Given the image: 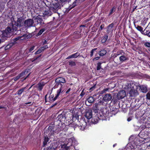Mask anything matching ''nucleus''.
Here are the masks:
<instances>
[{
  "mask_svg": "<svg viewBox=\"0 0 150 150\" xmlns=\"http://www.w3.org/2000/svg\"><path fill=\"white\" fill-rule=\"evenodd\" d=\"M23 20L21 18H17L16 21H12L10 26H8L5 30L2 32V37L5 40L11 36V32L15 33L20 29V26L23 24Z\"/></svg>",
  "mask_w": 150,
  "mask_h": 150,
  "instance_id": "nucleus-1",
  "label": "nucleus"
},
{
  "mask_svg": "<svg viewBox=\"0 0 150 150\" xmlns=\"http://www.w3.org/2000/svg\"><path fill=\"white\" fill-rule=\"evenodd\" d=\"M124 88L129 91V94L130 97H136L139 94L137 91V86L132 82L126 83Z\"/></svg>",
  "mask_w": 150,
  "mask_h": 150,
  "instance_id": "nucleus-2",
  "label": "nucleus"
},
{
  "mask_svg": "<svg viewBox=\"0 0 150 150\" xmlns=\"http://www.w3.org/2000/svg\"><path fill=\"white\" fill-rule=\"evenodd\" d=\"M105 110H104L102 112V115L100 114L99 116L98 115V118L100 120H106L109 117L112 116L111 114H112L115 115L118 112L119 110L118 108H113L112 110L110 109V112H109L108 111L107 112L106 110H105Z\"/></svg>",
  "mask_w": 150,
  "mask_h": 150,
  "instance_id": "nucleus-3",
  "label": "nucleus"
},
{
  "mask_svg": "<svg viewBox=\"0 0 150 150\" xmlns=\"http://www.w3.org/2000/svg\"><path fill=\"white\" fill-rule=\"evenodd\" d=\"M72 127L74 128V130L78 128L80 130H83L87 126V122L84 119H80V120L77 122H75L74 124H71Z\"/></svg>",
  "mask_w": 150,
  "mask_h": 150,
  "instance_id": "nucleus-4",
  "label": "nucleus"
},
{
  "mask_svg": "<svg viewBox=\"0 0 150 150\" xmlns=\"http://www.w3.org/2000/svg\"><path fill=\"white\" fill-rule=\"evenodd\" d=\"M66 112H63L61 114L58 115L56 119L57 121H55L54 123L55 124L57 125L58 123L61 124H65Z\"/></svg>",
  "mask_w": 150,
  "mask_h": 150,
  "instance_id": "nucleus-5",
  "label": "nucleus"
},
{
  "mask_svg": "<svg viewBox=\"0 0 150 150\" xmlns=\"http://www.w3.org/2000/svg\"><path fill=\"white\" fill-rule=\"evenodd\" d=\"M72 114L69 113L68 112H66L65 122L67 124V126L72 127L71 124L75 123V121H73L72 117Z\"/></svg>",
  "mask_w": 150,
  "mask_h": 150,
  "instance_id": "nucleus-6",
  "label": "nucleus"
},
{
  "mask_svg": "<svg viewBox=\"0 0 150 150\" xmlns=\"http://www.w3.org/2000/svg\"><path fill=\"white\" fill-rule=\"evenodd\" d=\"M21 18L23 21V24L20 26V28L23 26L24 24V25L27 28L31 27L33 26L34 21L32 19H28L27 20L25 21V18L23 17H20L18 18Z\"/></svg>",
  "mask_w": 150,
  "mask_h": 150,
  "instance_id": "nucleus-7",
  "label": "nucleus"
},
{
  "mask_svg": "<svg viewBox=\"0 0 150 150\" xmlns=\"http://www.w3.org/2000/svg\"><path fill=\"white\" fill-rule=\"evenodd\" d=\"M56 125L57 127L55 128L54 127V133H58L62 130L66 131L68 129L67 125H66L65 124H61L58 123L57 125Z\"/></svg>",
  "mask_w": 150,
  "mask_h": 150,
  "instance_id": "nucleus-8",
  "label": "nucleus"
},
{
  "mask_svg": "<svg viewBox=\"0 0 150 150\" xmlns=\"http://www.w3.org/2000/svg\"><path fill=\"white\" fill-rule=\"evenodd\" d=\"M54 125H51L45 131V134L50 136H53L54 134Z\"/></svg>",
  "mask_w": 150,
  "mask_h": 150,
  "instance_id": "nucleus-9",
  "label": "nucleus"
},
{
  "mask_svg": "<svg viewBox=\"0 0 150 150\" xmlns=\"http://www.w3.org/2000/svg\"><path fill=\"white\" fill-rule=\"evenodd\" d=\"M126 96V92L124 90H121L119 91L117 95V98L118 99H122L124 98Z\"/></svg>",
  "mask_w": 150,
  "mask_h": 150,
  "instance_id": "nucleus-10",
  "label": "nucleus"
},
{
  "mask_svg": "<svg viewBox=\"0 0 150 150\" xmlns=\"http://www.w3.org/2000/svg\"><path fill=\"white\" fill-rule=\"evenodd\" d=\"M45 84V83L41 81L37 84L36 87L39 91H41Z\"/></svg>",
  "mask_w": 150,
  "mask_h": 150,
  "instance_id": "nucleus-11",
  "label": "nucleus"
},
{
  "mask_svg": "<svg viewBox=\"0 0 150 150\" xmlns=\"http://www.w3.org/2000/svg\"><path fill=\"white\" fill-rule=\"evenodd\" d=\"M57 146V143L56 142L52 143L47 148H44V150H55Z\"/></svg>",
  "mask_w": 150,
  "mask_h": 150,
  "instance_id": "nucleus-12",
  "label": "nucleus"
},
{
  "mask_svg": "<svg viewBox=\"0 0 150 150\" xmlns=\"http://www.w3.org/2000/svg\"><path fill=\"white\" fill-rule=\"evenodd\" d=\"M55 82H57L58 83H60V87H62V85L61 83H64L66 82V81L64 78L63 77H59L56 79L55 80Z\"/></svg>",
  "mask_w": 150,
  "mask_h": 150,
  "instance_id": "nucleus-13",
  "label": "nucleus"
},
{
  "mask_svg": "<svg viewBox=\"0 0 150 150\" xmlns=\"http://www.w3.org/2000/svg\"><path fill=\"white\" fill-rule=\"evenodd\" d=\"M45 136H44V141L43 142V146H45L47 144V142L49 141V139H51L52 136H50L48 134H45Z\"/></svg>",
  "mask_w": 150,
  "mask_h": 150,
  "instance_id": "nucleus-14",
  "label": "nucleus"
},
{
  "mask_svg": "<svg viewBox=\"0 0 150 150\" xmlns=\"http://www.w3.org/2000/svg\"><path fill=\"white\" fill-rule=\"evenodd\" d=\"M112 97L110 94H106L104 96L103 100L106 102H108L112 99Z\"/></svg>",
  "mask_w": 150,
  "mask_h": 150,
  "instance_id": "nucleus-15",
  "label": "nucleus"
},
{
  "mask_svg": "<svg viewBox=\"0 0 150 150\" xmlns=\"http://www.w3.org/2000/svg\"><path fill=\"white\" fill-rule=\"evenodd\" d=\"M92 116V110H88L87 111L85 114V117L88 119H90Z\"/></svg>",
  "mask_w": 150,
  "mask_h": 150,
  "instance_id": "nucleus-16",
  "label": "nucleus"
},
{
  "mask_svg": "<svg viewBox=\"0 0 150 150\" xmlns=\"http://www.w3.org/2000/svg\"><path fill=\"white\" fill-rule=\"evenodd\" d=\"M139 87L141 91L143 93H146L148 91L147 87L144 85H139Z\"/></svg>",
  "mask_w": 150,
  "mask_h": 150,
  "instance_id": "nucleus-17",
  "label": "nucleus"
},
{
  "mask_svg": "<svg viewBox=\"0 0 150 150\" xmlns=\"http://www.w3.org/2000/svg\"><path fill=\"white\" fill-rule=\"evenodd\" d=\"M73 116L72 119H73V121H75V122H77L79 121V115L78 113L72 114Z\"/></svg>",
  "mask_w": 150,
  "mask_h": 150,
  "instance_id": "nucleus-18",
  "label": "nucleus"
},
{
  "mask_svg": "<svg viewBox=\"0 0 150 150\" xmlns=\"http://www.w3.org/2000/svg\"><path fill=\"white\" fill-rule=\"evenodd\" d=\"M36 20H37V25L39 24L40 26H42L43 24H44V21L43 19L40 17H38L37 18Z\"/></svg>",
  "mask_w": 150,
  "mask_h": 150,
  "instance_id": "nucleus-19",
  "label": "nucleus"
},
{
  "mask_svg": "<svg viewBox=\"0 0 150 150\" xmlns=\"http://www.w3.org/2000/svg\"><path fill=\"white\" fill-rule=\"evenodd\" d=\"M150 33V30L149 29H148L147 28H146L143 31L142 34L144 35H146L149 37Z\"/></svg>",
  "mask_w": 150,
  "mask_h": 150,
  "instance_id": "nucleus-20",
  "label": "nucleus"
},
{
  "mask_svg": "<svg viewBox=\"0 0 150 150\" xmlns=\"http://www.w3.org/2000/svg\"><path fill=\"white\" fill-rule=\"evenodd\" d=\"M106 53L107 51L106 50L101 49L99 52L98 54L100 56L102 57L106 54Z\"/></svg>",
  "mask_w": 150,
  "mask_h": 150,
  "instance_id": "nucleus-21",
  "label": "nucleus"
},
{
  "mask_svg": "<svg viewBox=\"0 0 150 150\" xmlns=\"http://www.w3.org/2000/svg\"><path fill=\"white\" fill-rule=\"evenodd\" d=\"M62 87H60L59 89L57 91V94L54 97V100H56L59 96L60 93H62L63 92V91H62Z\"/></svg>",
  "mask_w": 150,
  "mask_h": 150,
  "instance_id": "nucleus-22",
  "label": "nucleus"
},
{
  "mask_svg": "<svg viewBox=\"0 0 150 150\" xmlns=\"http://www.w3.org/2000/svg\"><path fill=\"white\" fill-rule=\"evenodd\" d=\"M25 89V87L22 88L17 91L16 94L18 95V96H20Z\"/></svg>",
  "mask_w": 150,
  "mask_h": 150,
  "instance_id": "nucleus-23",
  "label": "nucleus"
},
{
  "mask_svg": "<svg viewBox=\"0 0 150 150\" xmlns=\"http://www.w3.org/2000/svg\"><path fill=\"white\" fill-rule=\"evenodd\" d=\"M114 25V24L112 23L108 26L107 30V33H109L110 31L112 30L111 29L113 27Z\"/></svg>",
  "mask_w": 150,
  "mask_h": 150,
  "instance_id": "nucleus-24",
  "label": "nucleus"
},
{
  "mask_svg": "<svg viewBox=\"0 0 150 150\" xmlns=\"http://www.w3.org/2000/svg\"><path fill=\"white\" fill-rule=\"evenodd\" d=\"M108 35L106 34H104V35L103 37L102 40H101V42L102 43H105L108 39Z\"/></svg>",
  "mask_w": 150,
  "mask_h": 150,
  "instance_id": "nucleus-25",
  "label": "nucleus"
},
{
  "mask_svg": "<svg viewBox=\"0 0 150 150\" xmlns=\"http://www.w3.org/2000/svg\"><path fill=\"white\" fill-rule=\"evenodd\" d=\"M51 10H45V11L43 13V15L44 16H50L52 14Z\"/></svg>",
  "mask_w": 150,
  "mask_h": 150,
  "instance_id": "nucleus-26",
  "label": "nucleus"
},
{
  "mask_svg": "<svg viewBox=\"0 0 150 150\" xmlns=\"http://www.w3.org/2000/svg\"><path fill=\"white\" fill-rule=\"evenodd\" d=\"M119 59L120 62H123L128 59V58L126 57L123 55H122L119 57Z\"/></svg>",
  "mask_w": 150,
  "mask_h": 150,
  "instance_id": "nucleus-27",
  "label": "nucleus"
},
{
  "mask_svg": "<svg viewBox=\"0 0 150 150\" xmlns=\"http://www.w3.org/2000/svg\"><path fill=\"white\" fill-rule=\"evenodd\" d=\"M49 100L48 101L50 102H53L54 101H55L56 100H54V95L53 94H51L50 95V96L49 97Z\"/></svg>",
  "mask_w": 150,
  "mask_h": 150,
  "instance_id": "nucleus-28",
  "label": "nucleus"
},
{
  "mask_svg": "<svg viewBox=\"0 0 150 150\" xmlns=\"http://www.w3.org/2000/svg\"><path fill=\"white\" fill-rule=\"evenodd\" d=\"M13 45V43L11 42L8 44L5 47V50H7L10 48L12 47Z\"/></svg>",
  "mask_w": 150,
  "mask_h": 150,
  "instance_id": "nucleus-29",
  "label": "nucleus"
},
{
  "mask_svg": "<svg viewBox=\"0 0 150 150\" xmlns=\"http://www.w3.org/2000/svg\"><path fill=\"white\" fill-rule=\"evenodd\" d=\"M46 29L45 28H42L41 29H40L38 33L36 34V36L38 37L42 33L44 32L45 30Z\"/></svg>",
  "mask_w": 150,
  "mask_h": 150,
  "instance_id": "nucleus-30",
  "label": "nucleus"
},
{
  "mask_svg": "<svg viewBox=\"0 0 150 150\" xmlns=\"http://www.w3.org/2000/svg\"><path fill=\"white\" fill-rule=\"evenodd\" d=\"M95 99L93 97L90 96L87 99V101L89 103H92L94 101Z\"/></svg>",
  "mask_w": 150,
  "mask_h": 150,
  "instance_id": "nucleus-31",
  "label": "nucleus"
},
{
  "mask_svg": "<svg viewBox=\"0 0 150 150\" xmlns=\"http://www.w3.org/2000/svg\"><path fill=\"white\" fill-rule=\"evenodd\" d=\"M136 29L138 31H139L142 34L143 32V28L140 26L137 25V27H135Z\"/></svg>",
  "mask_w": 150,
  "mask_h": 150,
  "instance_id": "nucleus-32",
  "label": "nucleus"
},
{
  "mask_svg": "<svg viewBox=\"0 0 150 150\" xmlns=\"http://www.w3.org/2000/svg\"><path fill=\"white\" fill-rule=\"evenodd\" d=\"M21 38V37L18 36L16 38H14L13 40V42L12 43H13L14 45L15 43H16V41L19 40Z\"/></svg>",
  "mask_w": 150,
  "mask_h": 150,
  "instance_id": "nucleus-33",
  "label": "nucleus"
},
{
  "mask_svg": "<svg viewBox=\"0 0 150 150\" xmlns=\"http://www.w3.org/2000/svg\"><path fill=\"white\" fill-rule=\"evenodd\" d=\"M102 64V63L100 62H99L97 63V70H99L101 68V65Z\"/></svg>",
  "mask_w": 150,
  "mask_h": 150,
  "instance_id": "nucleus-34",
  "label": "nucleus"
},
{
  "mask_svg": "<svg viewBox=\"0 0 150 150\" xmlns=\"http://www.w3.org/2000/svg\"><path fill=\"white\" fill-rule=\"evenodd\" d=\"M28 73V71H26L25 70L24 71H23L20 73L18 74V75L20 76V77H21L23 76L24 75Z\"/></svg>",
  "mask_w": 150,
  "mask_h": 150,
  "instance_id": "nucleus-35",
  "label": "nucleus"
},
{
  "mask_svg": "<svg viewBox=\"0 0 150 150\" xmlns=\"http://www.w3.org/2000/svg\"><path fill=\"white\" fill-rule=\"evenodd\" d=\"M98 104H95L93 107L94 110L96 112H97L99 108H98Z\"/></svg>",
  "mask_w": 150,
  "mask_h": 150,
  "instance_id": "nucleus-36",
  "label": "nucleus"
},
{
  "mask_svg": "<svg viewBox=\"0 0 150 150\" xmlns=\"http://www.w3.org/2000/svg\"><path fill=\"white\" fill-rule=\"evenodd\" d=\"M69 65L72 66H75L76 65V64L75 62L73 61H69Z\"/></svg>",
  "mask_w": 150,
  "mask_h": 150,
  "instance_id": "nucleus-37",
  "label": "nucleus"
},
{
  "mask_svg": "<svg viewBox=\"0 0 150 150\" xmlns=\"http://www.w3.org/2000/svg\"><path fill=\"white\" fill-rule=\"evenodd\" d=\"M144 45L147 48H150V42H145L144 44Z\"/></svg>",
  "mask_w": 150,
  "mask_h": 150,
  "instance_id": "nucleus-38",
  "label": "nucleus"
},
{
  "mask_svg": "<svg viewBox=\"0 0 150 150\" xmlns=\"http://www.w3.org/2000/svg\"><path fill=\"white\" fill-rule=\"evenodd\" d=\"M119 99H118L117 98H114L113 99V102L114 103V104H117L118 103L119 104L120 102L118 100Z\"/></svg>",
  "mask_w": 150,
  "mask_h": 150,
  "instance_id": "nucleus-39",
  "label": "nucleus"
},
{
  "mask_svg": "<svg viewBox=\"0 0 150 150\" xmlns=\"http://www.w3.org/2000/svg\"><path fill=\"white\" fill-rule=\"evenodd\" d=\"M73 56L74 57V58H76L78 56H79L80 55V54L78 52H76V53L72 54Z\"/></svg>",
  "mask_w": 150,
  "mask_h": 150,
  "instance_id": "nucleus-40",
  "label": "nucleus"
},
{
  "mask_svg": "<svg viewBox=\"0 0 150 150\" xmlns=\"http://www.w3.org/2000/svg\"><path fill=\"white\" fill-rule=\"evenodd\" d=\"M146 99L150 100V92H149L146 95Z\"/></svg>",
  "mask_w": 150,
  "mask_h": 150,
  "instance_id": "nucleus-41",
  "label": "nucleus"
},
{
  "mask_svg": "<svg viewBox=\"0 0 150 150\" xmlns=\"http://www.w3.org/2000/svg\"><path fill=\"white\" fill-rule=\"evenodd\" d=\"M43 51L42 50V49H41V47H40L39 49H38L35 52V54H37L40 53L42 52Z\"/></svg>",
  "mask_w": 150,
  "mask_h": 150,
  "instance_id": "nucleus-42",
  "label": "nucleus"
},
{
  "mask_svg": "<svg viewBox=\"0 0 150 150\" xmlns=\"http://www.w3.org/2000/svg\"><path fill=\"white\" fill-rule=\"evenodd\" d=\"M105 25L104 24H102L100 27L98 31H100L102 30L104 27Z\"/></svg>",
  "mask_w": 150,
  "mask_h": 150,
  "instance_id": "nucleus-43",
  "label": "nucleus"
},
{
  "mask_svg": "<svg viewBox=\"0 0 150 150\" xmlns=\"http://www.w3.org/2000/svg\"><path fill=\"white\" fill-rule=\"evenodd\" d=\"M48 46L47 45H46L42 47H41V49H42V50L44 51L45 50L48 48Z\"/></svg>",
  "mask_w": 150,
  "mask_h": 150,
  "instance_id": "nucleus-44",
  "label": "nucleus"
},
{
  "mask_svg": "<svg viewBox=\"0 0 150 150\" xmlns=\"http://www.w3.org/2000/svg\"><path fill=\"white\" fill-rule=\"evenodd\" d=\"M76 6V2L74 1V2H73L72 5L70 6V8L69 9H71L73 8L75 6Z\"/></svg>",
  "mask_w": 150,
  "mask_h": 150,
  "instance_id": "nucleus-45",
  "label": "nucleus"
},
{
  "mask_svg": "<svg viewBox=\"0 0 150 150\" xmlns=\"http://www.w3.org/2000/svg\"><path fill=\"white\" fill-rule=\"evenodd\" d=\"M121 52H118L117 53H114V56H115V57H117V56L121 54Z\"/></svg>",
  "mask_w": 150,
  "mask_h": 150,
  "instance_id": "nucleus-46",
  "label": "nucleus"
},
{
  "mask_svg": "<svg viewBox=\"0 0 150 150\" xmlns=\"http://www.w3.org/2000/svg\"><path fill=\"white\" fill-rule=\"evenodd\" d=\"M20 77L18 75L15 77L13 78V79L15 81H16L18 80Z\"/></svg>",
  "mask_w": 150,
  "mask_h": 150,
  "instance_id": "nucleus-47",
  "label": "nucleus"
},
{
  "mask_svg": "<svg viewBox=\"0 0 150 150\" xmlns=\"http://www.w3.org/2000/svg\"><path fill=\"white\" fill-rule=\"evenodd\" d=\"M32 35L31 34H28L27 35L26 37H25V39H28L32 37Z\"/></svg>",
  "mask_w": 150,
  "mask_h": 150,
  "instance_id": "nucleus-48",
  "label": "nucleus"
},
{
  "mask_svg": "<svg viewBox=\"0 0 150 150\" xmlns=\"http://www.w3.org/2000/svg\"><path fill=\"white\" fill-rule=\"evenodd\" d=\"M96 85H94L92 86L89 89L90 91H91L94 90L96 88Z\"/></svg>",
  "mask_w": 150,
  "mask_h": 150,
  "instance_id": "nucleus-49",
  "label": "nucleus"
},
{
  "mask_svg": "<svg viewBox=\"0 0 150 150\" xmlns=\"http://www.w3.org/2000/svg\"><path fill=\"white\" fill-rule=\"evenodd\" d=\"M100 57H97L94 58L93 59V61H95L96 60H97L99 59Z\"/></svg>",
  "mask_w": 150,
  "mask_h": 150,
  "instance_id": "nucleus-50",
  "label": "nucleus"
},
{
  "mask_svg": "<svg viewBox=\"0 0 150 150\" xmlns=\"http://www.w3.org/2000/svg\"><path fill=\"white\" fill-rule=\"evenodd\" d=\"M115 10H110V11L109 14L108 16H109L112 14L115 11Z\"/></svg>",
  "mask_w": 150,
  "mask_h": 150,
  "instance_id": "nucleus-51",
  "label": "nucleus"
},
{
  "mask_svg": "<svg viewBox=\"0 0 150 150\" xmlns=\"http://www.w3.org/2000/svg\"><path fill=\"white\" fill-rule=\"evenodd\" d=\"M71 58H74V57L73 56V55L72 54V55H70L69 56H68L66 58V59H71Z\"/></svg>",
  "mask_w": 150,
  "mask_h": 150,
  "instance_id": "nucleus-52",
  "label": "nucleus"
},
{
  "mask_svg": "<svg viewBox=\"0 0 150 150\" xmlns=\"http://www.w3.org/2000/svg\"><path fill=\"white\" fill-rule=\"evenodd\" d=\"M56 84L54 86V87H55V88H57V87H58L59 85H60V83H58L57 82H56Z\"/></svg>",
  "mask_w": 150,
  "mask_h": 150,
  "instance_id": "nucleus-53",
  "label": "nucleus"
},
{
  "mask_svg": "<svg viewBox=\"0 0 150 150\" xmlns=\"http://www.w3.org/2000/svg\"><path fill=\"white\" fill-rule=\"evenodd\" d=\"M85 93L83 91H82L80 95V96L81 97H83V96L85 95Z\"/></svg>",
  "mask_w": 150,
  "mask_h": 150,
  "instance_id": "nucleus-54",
  "label": "nucleus"
},
{
  "mask_svg": "<svg viewBox=\"0 0 150 150\" xmlns=\"http://www.w3.org/2000/svg\"><path fill=\"white\" fill-rule=\"evenodd\" d=\"M35 47L34 46H33L32 47H31L29 49V51L30 52H31L32 50H33L34 49V48Z\"/></svg>",
  "mask_w": 150,
  "mask_h": 150,
  "instance_id": "nucleus-55",
  "label": "nucleus"
},
{
  "mask_svg": "<svg viewBox=\"0 0 150 150\" xmlns=\"http://www.w3.org/2000/svg\"><path fill=\"white\" fill-rule=\"evenodd\" d=\"M71 89L70 88H69L67 90L66 92V94H67L69 93V92H70L71 91Z\"/></svg>",
  "mask_w": 150,
  "mask_h": 150,
  "instance_id": "nucleus-56",
  "label": "nucleus"
},
{
  "mask_svg": "<svg viewBox=\"0 0 150 150\" xmlns=\"http://www.w3.org/2000/svg\"><path fill=\"white\" fill-rule=\"evenodd\" d=\"M93 52H94V51H93V50H91V52H90V56L91 57H92L93 56Z\"/></svg>",
  "mask_w": 150,
  "mask_h": 150,
  "instance_id": "nucleus-57",
  "label": "nucleus"
},
{
  "mask_svg": "<svg viewBox=\"0 0 150 150\" xmlns=\"http://www.w3.org/2000/svg\"><path fill=\"white\" fill-rule=\"evenodd\" d=\"M5 40H6L4 38H3L2 37L1 39H0V43H1L2 42H4Z\"/></svg>",
  "mask_w": 150,
  "mask_h": 150,
  "instance_id": "nucleus-58",
  "label": "nucleus"
},
{
  "mask_svg": "<svg viewBox=\"0 0 150 150\" xmlns=\"http://www.w3.org/2000/svg\"><path fill=\"white\" fill-rule=\"evenodd\" d=\"M47 44V40H44L43 42V45H44L45 44Z\"/></svg>",
  "mask_w": 150,
  "mask_h": 150,
  "instance_id": "nucleus-59",
  "label": "nucleus"
},
{
  "mask_svg": "<svg viewBox=\"0 0 150 150\" xmlns=\"http://www.w3.org/2000/svg\"><path fill=\"white\" fill-rule=\"evenodd\" d=\"M47 94H46L45 97V103H46L47 102Z\"/></svg>",
  "mask_w": 150,
  "mask_h": 150,
  "instance_id": "nucleus-60",
  "label": "nucleus"
},
{
  "mask_svg": "<svg viewBox=\"0 0 150 150\" xmlns=\"http://www.w3.org/2000/svg\"><path fill=\"white\" fill-rule=\"evenodd\" d=\"M132 119L131 118V117H129L127 119V121L128 122H129V121H130L132 120Z\"/></svg>",
  "mask_w": 150,
  "mask_h": 150,
  "instance_id": "nucleus-61",
  "label": "nucleus"
},
{
  "mask_svg": "<svg viewBox=\"0 0 150 150\" xmlns=\"http://www.w3.org/2000/svg\"><path fill=\"white\" fill-rule=\"evenodd\" d=\"M60 1L62 2H65L68 1V0H60Z\"/></svg>",
  "mask_w": 150,
  "mask_h": 150,
  "instance_id": "nucleus-62",
  "label": "nucleus"
},
{
  "mask_svg": "<svg viewBox=\"0 0 150 150\" xmlns=\"http://www.w3.org/2000/svg\"><path fill=\"white\" fill-rule=\"evenodd\" d=\"M81 35H79L78 36V37L76 36V38H81Z\"/></svg>",
  "mask_w": 150,
  "mask_h": 150,
  "instance_id": "nucleus-63",
  "label": "nucleus"
},
{
  "mask_svg": "<svg viewBox=\"0 0 150 150\" xmlns=\"http://www.w3.org/2000/svg\"><path fill=\"white\" fill-rule=\"evenodd\" d=\"M30 73H29L27 76L24 79V80L26 79L29 76Z\"/></svg>",
  "mask_w": 150,
  "mask_h": 150,
  "instance_id": "nucleus-64",
  "label": "nucleus"
}]
</instances>
